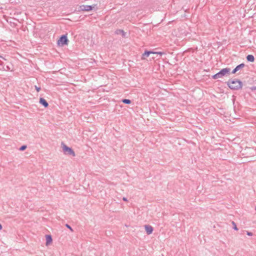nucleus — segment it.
Here are the masks:
<instances>
[{"label":"nucleus","mask_w":256,"mask_h":256,"mask_svg":"<svg viewBox=\"0 0 256 256\" xmlns=\"http://www.w3.org/2000/svg\"><path fill=\"white\" fill-rule=\"evenodd\" d=\"M244 64H241L236 66V68L234 69V70L232 72V74L236 73L237 71H238L240 68H244Z\"/></svg>","instance_id":"9d476101"},{"label":"nucleus","mask_w":256,"mask_h":256,"mask_svg":"<svg viewBox=\"0 0 256 256\" xmlns=\"http://www.w3.org/2000/svg\"><path fill=\"white\" fill-rule=\"evenodd\" d=\"M35 88H36V91L38 92H39L40 90V87H38L36 86H35Z\"/></svg>","instance_id":"f3484780"},{"label":"nucleus","mask_w":256,"mask_h":256,"mask_svg":"<svg viewBox=\"0 0 256 256\" xmlns=\"http://www.w3.org/2000/svg\"><path fill=\"white\" fill-rule=\"evenodd\" d=\"M255 210H256V208H255Z\"/></svg>","instance_id":"4be33fe9"},{"label":"nucleus","mask_w":256,"mask_h":256,"mask_svg":"<svg viewBox=\"0 0 256 256\" xmlns=\"http://www.w3.org/2000/svg\"><path fill=\"white\" fill-rule=\"evenodd\" d=\"M40 103L44 108H47L48 106V102L42 98H40Z\"/></svg>","instance_id":"6e6552de"},{"label":"nucleus","mask_w":256,"mask_h":256,"mask_svg":"<svg viewBox=\"0 0 256 256\" xmlns=\"http://www.w3.org/2000/svg\"><path fill=\"white\" fill-rule=\"evenodd\" d=\"M122 200H123L124 201H127V200H128L127 198H125V197H124V198H122Z\"/></svg>","instance_id":"6ab92c4d"},{"label":"nucleus","mask_w":256,"mask_h":256,"mask_svg":"<svg viewBox=\"0 0 256 256\" xmlns=\"http://www.w3.org/2000/svg\"><path fill=\"white\" fill-rule=\"evenodd\" d=\"M46 246H48L50 244L52 243V236L50 235H46Z\"/></svg>","instance_id":"1a4fd4ad"},{"label":"nucleus","mask_w":256,"mask_h":256,"mask_svg":"<svg viewBox=\"0 0 256 256\" xmlns=\"http://www.w3.org/2000/svg\"><path fill=\"white\" fill-rule=\"evenodd\" d=\"M153 54H160V56L164 54V52H153Z\"/></svg>","instance_id":"ddd939ff"},{"label":"nucleus","mask_w":256,"mask_h":256,"mask_svg":"<svg viewBox=\"0 0 256 256\" xmlns=\"http://www.w3.org/2000/svg\"><path fill=\"white\" fill-rule=\"evenodd\" d=\"M57 44L59 46H63L68 44V40L66 35L62 36L58 40Z\"/></svg>","instance_id":"20e7f679"},{"label":"nucleus","mask_w":256,"mask_h":256,"mask_svg":"<svg viewBox=\"0 0 256 256\" xmlns=\"http://www.w3.org/2000/svg\"><path fill=\"white\" fill-rule=\"evenodd\" d=\"M246 234L248 236H252V234L251 232H246Z\"/></svg>","instance_id":"a211bd4d"},{"label":"nucleus","mask_w":256,"mask_h":256,"mask_svg":"<svg viewBox=\"0 0 256 256\" xmlns=\"http://www.w3.org/2000/svg\"><path fill=\"white\" fill-rule=\"evenodd\" d=\"M144 229L146 231V234L148 235L152 234L154 230L153 228L150 225L144 226Z\"/></svg>","instance_id":"423d86ee"},{"label":"nucleus","mask_w":256,"mask_h":256,"mask_svg":"<svg viewBox=\"0 0 256 256\" xmlns=\"http://www.w3.org/2000/svg\"><path fill=\"white\" fill-rule=\"evenodd\" d=\"M232 224L233 226V228L236 230H238V228H237L236 224L234 222H232Z\"/></svg>","instance_id":"4468645a"},{"label":"nucleus","mask_w":256,"mask_h":256,"mask_svg":"<svg viewBox=\"0 0 256 256\" xmlns=\"http://www.w3.org/2000/svg\"><path fill=\"white\" fill-rule=\"evenodd\" d=\"M122 102L126 104H130L131 102V101L128 99H124Z\"/></svg>","instance_id":"f8f14e48"},{"label":"nucleus","mask_w":256,"mask_h":256,"mask_svg":"<svg viewBox=\"0 0 256 256\" xmlns=\"http://www.w3.org/2000/svg\"><path fill=\"white\" fill-rule=\"evenodd\" d=\"M26 148V145H24V146H22L20 148V150H24Z\"/></svg>","instance_id":"2eb2a0df"},{"label":"nucleus","mask_w":256,"mask_h":256,"mask_svg":"<svg viewBox=\"0 0 256 256\" xmlns=\"http://www.w3.org/2000/svg\"><path fill=\"white\" fill-rule=\"evenodd\" d=\"M256 88H252V90H256Z\"/></svg>","instance_id":"412c9836"},{"label":"nucleus","mask_w":256,"mask_h":256,"mask_svg":"<svg viewBox=\"0 0 256 256\" xmlns=\"http://www.w3.org/2000/svg\"><path fill=\"white\" fill-rule=\"evenodd\" d=\"M66 228H68V229H70L71 232H73L72 228L70 225H68V224H66Z\"/></svg>","instance_id":"dca6fc26"},{"label":"nucleus","mask_w":256,"mask_h":256,"mask_svg":"<svg viewBox=\"0 0 256 256\" xmlns=\"http://www.w3.org/2000/svg\"><path fill=\"white\" fill-rule=\"evenodd\" d=\"M62 146L64 154L71 155L72 156H76L74 152L71 148L68 147L64 143L62 144Z\"/></svg>","instance_id":"7ed1b4c3"},{"label":"nucleus","mask_w":256,"mask_h":256,"mask_svg":"<svg viewBox=\"0 0 256 256\" xmlns=\"http://www.w3.org/2000/svg\"><path fill=\"white\" fill-rule=\"evenodd\" d=\"M96 4H94L92 6L89 5H81L78 8L79 11H86L88 12L92 10L96 6Z\"/></svg>","instance_id":"39448f33"},{"label":"nucleus","mask_w":256,"mask_h":256,"mask_svg":"<svg viewBox=\"0 0 256 256\" xmlns=\"http://www.w3.org/2000/svg\"><path fill=\"white\" fill-rule=\"evenodd\" d=\"M246 60L250 62H254V58L253 55L252 54H248L246 56Z\"/></svg>","instance_id":"9b49d317"},{"label":"nucleus","mask_w":256,"mask_h":256,"mask_svg":"<svg viewBox=\"0 0 256 256\" xmlns=\"http://www.w3.org/2000/svg\"><path fill=\"white\" fill-rule=\"evenodd\" d=\"M226 84L230 88L233 90H239L242 86V82L238 80H229L227 82Z\"/></svg>","instance_id":"f257e3e1"},{"label":"nucleus","mask_w":256,"mask_h":256,"mask_svg":"<svg viewBox=\"0 0 256 256\" xmlns=\"http://www.w3.org/2000/svg\"><path fill=\"white\" fill-rule=\"evenodd\" d=\"M2 224H0V230H2Z\"/></svg>","instance_id":"aec40b11"},{"label":"nucleus","mask_w":256,"mask_h":256,"mask_svg":"<svg viewBox=\"0 0 256 256\" xmlns=\"http://www.w3.org/2000/svg\"><path fill=\"white\" fill-rule=\"evenodd\" d=\"M230 70L229 68H223L216 74L213 75L212 78L215 80L222 78L224 76L230 74Z\"/></svg>","instance_id":"f03ea898"},{"label":"nucleus","mask_w":256,"mask_h":256,"mask_svg":"<svg viewBox=\"0 0 256 256\" xmlns=\"http://www.w3.org/2000/svg\"><path fill=\"white\" fill-rule=\"evenodd\" d=\"M150 54H153L152 51H146L142 54V60H145L146 57H148Z\"/></svg>","instance_id":"0eeeda50"}]
</instances>
